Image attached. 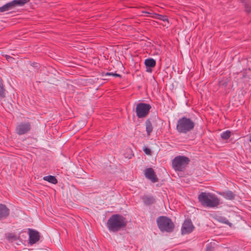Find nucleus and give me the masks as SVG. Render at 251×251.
Instances as JSON below:
<instances>
[{
	"label": "nucleus",
	"instance_id": "2",
	"mask_svg": "<svg viewBox=\"0 0 251 251\" xmlns=\"http://www.w3.org/2000/svg\"><path fill=\"white\" fill-rule=\"evenodd\" d=\"M199 202L203 207H218L220 204V199L211 193L201 192L198 197Z\"/></svg>",
	"mask_w": 251,
	"mask_h": 251
},
{
	"label": "nucleus",
	"instance_id": "27",
	"mask_svg": "<svg viewBox=\"0 0 251 251\" xmlns=\"http://www.w3.org/2000/svg\"><path fill=\"white\" fill-rule=\"evenodd\" d=\"M151 11H142V13H145V14H148V15H151V16L153 15V13H152V10H150Z\"/></svg>",
	"mask_w": 251,
	"mask_h": 251
},
{
	"label": "nucleus",
	"instance_id": "31",
	"mask_svg": "<svg viewBox=\"0 0 251 251\" xmlns=\"http://www.w3.org/2000/svg\"><path fill=\"white\" fill-rule=\"evenodd\" d=\"M246 11L248 12H249L250 11V8L248 9V7L246 8Z\"/></svg>",
	"mask_w": 251,
	"mask_h": 251
},
{
	"label": "nucleus",
	"instance_id": "25",
	"mask_svg": "<svg viewBox=\"0 0 251 251\" xmlns=\"http://www.w3.org/2000/svg\"><path fill=\"white\" fill-rule=\"evenodd\" d=\"M143 151L145 153L148 155H151V150L148 148H145L144 149Z\"/></svg>",
	"mask_w": 251,
	"mask_h": 251
},
{
	"label": "nucleus",
	"instance_id": "32",
	"mask_svg": "<svg viewBox=\"0 0 251 251\" xmlns=\"http://www.w3.org/2000/svg\"><path fill=\"white\" fill-rule=\"evenodd\" d=\"M249 141H250V142H251V138H250Z\"/></svg>",
	"mask_w": 251,
	"mask_h": 251
},
{
	"label": "nucleus",
	"instance_id": "21",
	"mask_svg": "<svg viewBox=\"0 0 251 251\" xmlns=\"http://www.w3.org/2000/svg\"><path fill=\"white\" fill-rule=\"evenodd\" d=\"M6 239L9 241H16L19 239V237L15 234L13 233H8L6 234Z\"/></svg>",
	"mask_w": 251,
	"mask_h": 251
},
{
	"label": "nucleus",
	"instance_id": "17",
	"mask_svg": "<svg viewBox=\"0 0 251 251\" xmlns=\"http://www.w3.org/2000/svg\"><path fill=\"white\" fill-rule=\"evenodd\" d=\"M14 7L12 1L7 3L1 7H0V12L8 11Z\"/></svg>",
	"mask_w": 251,
	"mask_h": 251
},
{
	"label": "nucleus",
	"instance_id": "18",
	"mask_svg": "<svg viewBox=\"0 0 251 251\" xmlns=\"http://www.w3.org/2000/svg\"><path fill=\"white\" fill-rule=\"evenodd\" d=\"M150 16L151 17L156 19H158V20H161V21H162L164 22L167 21L168 22V18H167V16H166V15H160V14H157V13H153V15Z\"/></svg>",
	"mask_w": 251,
	"mask_h": 251
},
{
	"label": "nucleus",
	"instance_id": "7",
	"mask_svg": "<svg viewBox=\"0 0 251 251\" xmlns=\"http://www.w3.org/2000/svg\"><path fill=\"white\" fill-rule=\"evenodd\" d=\"M31 129V124L30 122H21L16 127V132L19 135L25 134L29 132Z\"/></svg>",
	"mask_w": 251,
	"mask_h": 251
},
{
	"label": "nucleus",
	"instance_id": "14",
	"mask_svg": "<svg viewBox=\"0 0 251 251\" xmlns=\"http://www.w3.org/2000/svg\"><path fill=\"white\" fill-rule=\"evenodd\" d=\"M219 194L226 199L231 201L234 200L236 197V195L230 190L220 192Z\"/></svg>",
	"mask_w": 251,
	"mask_h": 251
},
{
	"label": "nucleus",
	"instance_id": "20",
	"mask_svg": "<svg viewBox=\"0 0 251 251\" xmlns=\"http://www.w3.org/2000/svg\"><path fill=\"white\" fill-rule=\"evenodd\" d=\"M29 0H12L14 7L17 6H23L28 3Z\"/></svg>",
	"mask_w": 251,
	"mask_h": 251
},
{
	"label": "nucleus",
	"instance_id": "23",
	"mask_svg": "<svg viewBox=\"0 0 251 251\" xmlns=\"http://www.w3.org/2000/svg\"><path fill=\"white\" fill-rule=\"evenodd\" d=\"M221 222L223 223H224V224H226V225H229L230 226H231V225H232L229 221L226 218H225V217H220V220H219Z\"/></svg>",
	"mask_w": 251,
	"mask_h": 251
},
{
	"label": "nucleus",
	"instance_id": "11",
	"mask_svg": "<svg viewBox=\"0 0 251 251\" xmlns=\"http://www.w3.org/2000/svg\"><path fill=\"white\" fill-rule=\"evenodd\" d=\"M141 200L146 205H150L155 203V199L152 195H143L141 197Z\"/></svg>",
	"mask_w": 251,
	"mask_h": 251
},
{
	"label": "nucleus",
	"instance_id": "5",
	"mask_svg": "<svg viewBox=\"0 0 251 251\" xmlns=\"http://www.w3.org/2000/svg\"><path fill=\"white\" fill-rule=\"evenodd\" d=\"M190 160L188 157L185 156H177L172 160L173 168L176 171H182Z\"/></svg>",
	"mask_w": 251,
	"mask_h": 251
},
{
	"label": "nucleus",
	"instance_id": "1",
	"mask_svg": "<svg viewBox=\"0 0 251 251\" xmlns=\"http://www.w3.org/2000/svg\"><path fill=\"white\" fill-rule=\"evenodd\" d=\"M127 223L126 219L123 215L116 214L112 215L108 219L106 226L110 232H117L125 229Z\"/></svg>",
	"mask_w": 251,
	"mask_h": 251
},
{
	"label": "nucleus",
	"instance_id": "8",
	"mask_svg": "<svg viewBox=\"0 0 251 251\" xmlns=\"http://www.w3.org/2000/svg\"><path fill=\"white\" fill-rule=\"evenodd\" d=\"M28 233L29 235L28 243L30 245H33L38 242L40 238V233L33 229L28 228Z\"/></svg>",
	"mask_w": 251,
	"mask_h": 251
},
{
	"label": "nucleus",
	"instance_id": "19",
	"mask_svg": "<svg viewBox=\"0 0 251 251\" xmlns=\"http://www.w3.org/2000/svg\"><path fill=\"white\" fill-rule=\"evenodd\" d=\"M43 179L53 184H57L58 182L56 177L52 176H45L43 177Z\"/></svg>",
	"mask_w": 251,
	"mask_h": 251
},
{
	"label": "nucleus",
	"instance_id": "15",
	"mask_svg": "<svg viewBox=\"0 0 251 251\" xmlns=\"http://www.w3.org/2000/svg\"><path fill=\"white\" fill-rule=\"evenodd\" d=\"M146 131L148 136H150L153 131L152 123L150 119L146 120L145 122Z\"/></svg>",
	"mask_w": 251,
	"mask_h": 251
},
{
	"label": "nucleus",
	"instance_id": "6",
	"mask_svg": "<svg viewBox=\"0 0 251 251\" xmlns=\"http://www.w3.org/2000/svg\"><path fill=\"white\" fill-rule=\"evenodd\" d=\"M151 106L150 104L146 103H139L136 107V113L138 118L146 117L149 113Z\"/></svg>",
	"mask_w": 251,
	"mask_h": 251
},
{
	"label": "nucleus",
	"instance_id": "10",
	"mask_svg": "<svg viewBox=\"0 0 251 251\" xmlns=\"http://www.w3.org/2000/svg\"><path fill=\"white\" fill-rule=\"evenodd\" d=\"M144 175L146 178L151 180L153 183L158 181V178L152 168L146 169L144 171Z\"/></svg>",
	"mask_w": 251,
	"mask_h": 251
},
{
	"label": "nucleus",
	"instance_id": "12",
	"mask_svg": "<svg viewBox=\"0 0 251 251\" xmlns=\"http://www.w3.org/2000/svg\"><path fill=\"white\" fill-rule=\"evenodd\" d=\"M145 64L146 66V71L151 72V68H154L156 65V61L153 58H148L145 61Z\"/></svg>",
	"mask_w": 251,
	"mask_h": 251
},
{
	"label": "nucleus",
	"instance_id": "29",
	"mask_svg": "<svg viewBox=\"0 0 251 251\" xmlns=\"http://www.w3.org/2000/svg\"><path fill=\"white\" fill-rule=\"evenodd\" d=\"M32 66L34 67H38V66H39V64L37 63H32Z\"/></svg>",
	"mask_w": 251,
	"mask_h": 251
},
{
	"label": "nucleus",
	"instance_id": "30",
	"mask_svg": "<svg viewBox=\"0 0 251 251\" xmlns=\"http://www.w3.org/2000/svg\"><path fill=\"white\" fill-rule=\"evenodd\" d=\"M226 83H222V82H219V85H224L225 86H226Z\"/></svg>",
	"mask_w": 251,
	"mask_h": 251
},
{
	"label": "nucleus",
	"instance_id": "26",
	"mask_svg": "<svg viewBox=\"0 0 251 251\" xmlns=\"http://www.w3.org/2000/svg\"><path fill=\"white\" fill-rule=\"evenodd\" d=\"M5 57L8 61H11L12 60L14 59V58L12 57L11 56L8 55H5Z\"/></svg>",
	"mask_w": 251,
	"mask_h": 251
},
{
	"label": "nucleus",
	"instance_id": "3",
	"mask_svg": "<svg viewBox=\"0 0 251 251\" xmlns=\"http://www.w3.org/2000/svg\"><path fill=\"white\" fill-rule=\"evenodd\" d=\"M195 126V123L192 119L183 116L177 120L176 130L179 133L186 134L193 130Z\"/></svg>",
	"mask_w": 251,
	"mask_h": 251
},
{
	"label": "nucleus",
	"instance_id": "16",
	"mask_svg": "<svg viewBox=\"0 0 251 251\" xmlns=\"http://www.w3.org/2000/svg\"><path fill=\"white\" fill-rule=\"evenodd\" d=\"M6 90L3 84V81L0 77V98L3 99L6 96Z\"/></svg>",
	"mask_w": 251,
	"mask_h": 251
},
{
	"label": "nucleus",
	"instance_id": "4",
	"mask_svg": "<svg viewBox=\"0 0 251 251\" xmlns=\"http://www.w3.org/2000/svg\"><path fill=\"white\" fill-rule=\"evenodd\" d=\"M156 223L159 229L161 231L172 232L174 229V223L170 218L166 216H159L156 219Z\"/></svg>",
	"mask_w": 251,
	"mask_h": 251
},
{
	"label": "nucleus",
	"instance_id": "22",
	"mask_svg": "<svg viewBox=\"0 0 251 251\" xmlns=\"http://www.w3.org/2000/svg\"><path fill=\"white\" fill-rule=\"evenodd\" d=\"M231 136V132L229 130H226L221 134V138L224 140H227Z\"/></svg>",
	"mask_w": 251,
	"mask_h": 251
},
{
	"label": "nucleus",
	"instance_id": "13",
	"mask_svg": "<svg viewBox=\"0 0 251 251\" xmlns=\"http://www.w3.org/2000/svg\"><path fill=\"white\" fill-rule=\"evenodd\" d=\"M9 215V209L4 204H0V220L5 219Z\"/></svg>",
	"mask_w": 251,
	"mask_h": 251
},
{
	"label": "nucleus",
	"instance_id": "28",
	"mask_svg": "<svg viewBox=\"0 0 251 251\" xmlns=\"http://www.w3.org/2000/svg\"><path fill=\"white\" fill-rule=\"evenodd\" d=\"M205 251H212V248L210 245H207L206 246V248Z\"/></svg>",
	"mask_w": 251,
	"mask_h": 251
},
{
	"label": "nucleus",
	"instance_id": "9",
	"mask_svg": "<svg viewBox=\"0 0 251 251\" xmlns=\"http://www.w3.org/2000/svg\"><path fill=\"white\" fill-rule=\"evenodd\" d=\"M194 228L195 226L191 220L190 219H186L182 225L181 233L182 234H189L194 230Z\"/></svg>",
	"mask_w": 251,
	"mask_h": 251
},
{
	"label": "nucleus",
	"instance_id": "24",
	"mask_svg": "<svg viewBox=\"0 0 251 251\" xmlns=\"http://www.w3.org/2000/svg\"><path fill=\"white\" fill-rule=\"evenodd\" d=\"M106 75H113L114 76L116 77H121V75L119 74H116V73H107L105 74Z\"/></svg>",
	"mask_w": 251,
	"mask_h": 251
}]
</instances>
